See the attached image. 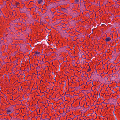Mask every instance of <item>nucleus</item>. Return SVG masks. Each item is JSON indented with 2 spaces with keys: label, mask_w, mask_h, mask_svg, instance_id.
Masks as SVG:
<instances>
[{
  "label": "nucleus",
  "mask_w": 120,
  "mask_h": 120,
  "mask_svg": "<svg viewBox=\"0 0 120 120\" xmlns=\"http://www.w3.org/2000/svg\"><path fill=\"white\" fill-rule=\"evenodd\" d=\"M13 108L12 107H9L7 110V114H11L14 111Z\"/></svg>",
  "instance_id": "f257e3e1"
},
{
  "label": "nucleus",
  "mask_w": 120,
  "mask_h": 120,
  "mask_svg": "<svg viewBox=\"0 0 120 120\" xmlns=\"http://www.w3.org/2000/svg\"><path fill=\"white\" fill-rule=\"evenodd\" d=\"M111 40L110 38L107 37L105 40L106 41L108 42L110 41Z\"/></svg>",
  "instance_id": "f03ea898"
},
{
  "label": "nucleus",
  "mask_w": 120,
  "mask_h": 120,
  "mask_svg": "<svg viewBox=\"0 0 120 120\" xmlns=\"http://www.w3.org/2000/svg\"><path fill=\"white\" fill-rule=\"evenodd\" d=\"M38 2L39 4H42L43 2L42 0H38Z\"/></svg>",
  "instance_id": "7ed1b4c3"
},
{
  "label": "nucleus",
  "mask_w": 120,
  "mask_h": 120,
  "mask_svg": "<svg viewBox=\"0 0 120 120\" xmlns=\"http://www.w3.org/2000/svg\"><path fill=\"white\" fill-rule=\"evenodd\" d=\"M75 3H77L79 2V0H75Z\"/></svg>",
  "instance_id": "20e7f679"
},
{
  "label": "nucleus",
  "mask_w": 120,
  "mask_h": 120,
  "mask_svg": "<svg viewBox=\"0 0 120 120\" xmlns=\"http://www.w3.org/2000/svg\"><path fill=\"white\" fill-rule=\"evenodd\" d=\"M19 4V3L18 2H16V4L17 5H18Z\"/></svg>",
  "instance_id": "39448f33"
},
{
  "label": "nucleus",
  "mask_w": 120,
  "mask_h": 120,
  "mask_svg": "<svg viewBox=\"0 0 120 120\" xmlns=\"http://www.w3.org/2000/svg\"><path fill=\"white\" fill-rule=\"evenodd\" d=\"M37 53V52H35V54H36Z\"/></svg>",
  "instance_id": "423d86ee"
}]
</instances>
